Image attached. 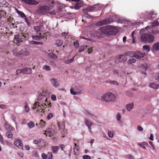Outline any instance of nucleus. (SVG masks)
Wrapping results in <instances>:
<instances>
[{
  "label": "nucleus",
  "mask_w": 159,
  "mask_h": 159,
  "mask_svg": "<svg viewBox=\"0 0 159 159\" xmlns=\"http://www.w3.org/2000/svg\"><path fill=\"white\" fill-rule=\"evenodd\" d=\"M21 34L23 37L25 38H28L29 35L28 33L27 32H22Z\"/></svg>",
  "instance_id": "2f4dec72"
},
{
  "label": "nucleus",
  "mask_w": 159,
  "mask_h": 159,
  "mask_svg": "<svg viewBox=\"0 0 159 159\" xmlns=\"http://www.w3.org/2000/svg\"><path fill=\"white\" fill-rule=\"evenodd\" d=\"M121 116L120 115V113H118L117 115L116 119L118 121H119L120 120V119H121Z\"/></svg>",
  "instance_id": "052dcab7"
},
{
  "label": "nucleus",
  "mask_w": 159,
  "mask_h": 159,
  "mask_svg": "<svg viewBox=\"0 0 159 159\" xmlns=\"http://www.w3.org/2000/svg\"><path fill=\"white\" fill-rule=\"evenodd\" d=\"M20 36L19 34L16 35L14 36V40L16 41V42L18 43H20L23 42L21 38H20Z\"/></svg>",
  "instance_id": "2eb2a0df"
},
{
  "label": "nucleus",
  "mask_w": 159,
  "mask_h": 159,
  "mask_svg": "<svg viewBox=\"0 0 159 159\" xmlns=\"http://www.w3.org/2000/svg\"><path fill=\"white\" fill-rule=\"evenodd\" d=\"M145 54L141 52L138 51L135 52V57L137 59H139L144 57Z\"/></svg>",
  "instance_id": "f8f14e48"
},
{
  "label": "nucleus",
  "mask_w": 159,
  "mask_h": 159,
  "mask_svg": "<svg viewBox=\"0 0 159 159\" xmlns=\"http://www.w3.org/2000/svg\"><path fill=\"white\" fill-rule=\"evenodd\" d=\"M83 3L81 2H77L74 6V9L77 10L81 8L83 5Z\"/></svg>",
  "instance_id": "f3484780"
},
{
  "label": "nucleus",
  "mask_w": 159,
  "mask_h": 159,
  "mask_svg": "<svg viewBox=\"0 0 159 159\" xmlns=\"http://www.w3.org/2000/svg\"><path fill=\"white\" fill-rule=\"evenodd\" d=\"M134 107V104L133 102L130 103L126 105V108L127 110L130 111Z\"/></svg>",
  "instance_id": "a211bd4d"
},
{
  "label": "nucleus",
  "mask_w": 159,
  "mask_h": 159,
  "mask_svg": "<svg viewBox=\"0 0 159 159\" xmlns=\"http://www.w3.org/2000/svg\"><path fill=\"white\" fill-rule=\"evenodd\" d=\"M68 34V32H62L61 34V36H65L67 35Z\"/></svg>",
  "instance_id": "0e129e2a"
},
{
  "label": "nucleus",
  "mask_w": 159,
  "mask_h": 159,
  "mask_svg": "<svg viewBox=\"0 0 159 159\" xmlns=\"http://www.w3.org/2000/svg\"><path fill=\"white\" fill-rule=\"evenodd\" d=\"M50 8L47 6H43L39 7L38 10V13L40 14H44L46 13H49L51 14H53V12H50Z\"/></svg>",
  "instance_id": "7ed1b4c3"
},
{
  "label": "nucleus",
  "mask_w": 159,
  "mask_h": 159,
  "mask_svg": "<svg viewBox=\"0 0 159 159\" xmlns=\"http://www.w3.org/2000/svg\"><path fill=\"white\" fill-rule=\"evenodd\" d=\"M96 8L94 6H89L87 7L85 10L86 11H92L95 10Z\"/></svg>",
  "instance_id": "412c9836"
},
{
  "label": "nucleus",
  "mask_w": 159,
  "mask_h": 159,
  "mask_svg": "<svg viewBox=\"0 0 159 159\" xmlns=\"http://www.w3.org/2000/svg\"><path fill=\"white\" fill-rule=\"evenodd\" d=\"M152 26L153 27H155L156 26H158L159 25L158 21L157 20L154 21L152 23Z\"/></svg>",
  "instance_id": "de8ad7c7"
},
{
  "label": "nucleus",
  "mask_w": 159,
  "mask_h": 159,
  "mask_svg": "<svg viewBox=\"0 0 159 159\" xmlns=\"http://www.w3.org/2000/svg\"><path fill=\"white\" fill-rule=\"evenodd\" d=\"M43 103L44 106H47V107L48 106L49 107H50L51 106V103L48 102V98H47V100H45L44 102H43Z\"/></svg>",
  "instance_id": "a878e982"
},
{
  "label": "nucleus",
  "mask_w": 159,
  "mask_h": 159,
  "mask_svg": "<svg viewBox=\"0 0 159 159\" xmlns=\"http://www.w3.org/2000/svg\"><path fill=\"white\" fill-rule=\"evenodd\" d=\"M52 99L54 101H55L56 100V97L55 95L52 94V95L51 97Z\"/></svg>",
  "instance_id": "bf43d9fd"
},
{
  "label": "nucleus",
  "mask_w": 159,
  "mask_h": 159,
  "mask_svg": "<svg viewBox=\"0 0 159 159\" xmlns=\"http://www.w3.org/2000/svg\"><path fill=\"white\" fill-rule=\"evenodd\" d=\"M108 134L110 137L112 138L113 136V132L111 130L108 131Z\"/></svg>",
  "instance_id": "c03bdc74"
},
{
  "label": "nucleus",
  "mask_w": 159,
  "mask_h": 159,
  "mask_svg": "<svg viewBox=\"0 0 159 159\" xmlns=\"http://www.w3.org/2000/svg\"><path fill=\"white\" fill-rule=\"evenodd\" d=\"M14 144L19 148H22L23 143L21 140L19 139H17L14 142Z\"/></svg>",
  "instance_id": "9d476101"
},
{
  "label": "nucleus",
  "mask_w": 159,
  "mask_h": 159,
  "mask_svg": "<svg viewBox=\"0 0 159 159\" xmlns=\"http://www.w3.org/2000/svg\"><path fill=\"white\" fill-rule=\"evenodd\" d=\"M149 86L150 88L155 89H157L159 88V84L158 85H157L155 83H151L149 84Z\"/></svg>",
  "instance_id": "dca6fc26"
},
{
  "label": "nucleus",
  "mask_w": 159,
  "mask_h": 159,
  "mask_svg": "<svg viewBox=\"0 0 159 159\" xmlns=\"http://www.w3.org/2000/svg\"><path fill=\"white\" fill-rule=\"evenodd\" d=\"M63 43V41L61 40H57L56 41V44L58 47L61 46Z\"/></svg>",
  "instance_id": "bb28decb"
},
{
  "label": "nucleus",
  "mask_w": 159,
  "mask_h": 159,
  "mask_svg": "<svg viewBox=\"0 0 159 159\" xmlns=\"http://www.w3.org/2000/svg\"><path fill=\"white\" fill-rule=\"evenodd\" d=\"M34 30L37 32H38L40 31L41 29V27L39 26H35L33 28Z\"/></svg>",
  "instance_id": "e433bc0d"
},
{
  "label": "nucleus",
  "mask_w": 159,
  "mask_h": 159,
  "mask_svg": "<svg viewBox=\"0 0 159 159\" xmlns=\"http://www.w3.org/2000/svg\"><path fill=\"white\" fill-rule=\"evenodd\" d=\"M53 114L52 113H49L48 115L47 118L48 120H50L53 116Z\"/></svg>",
  "instance_id": "864d4df0"
},
{
  "label": "nucleus",
  "mask_w": 159,
  "mask_h": 159,
  "mask_svg": "<svg viewBox=\"0 0 159 159\" xmlns=\"http://www.w3.org/2000/svg\"><path fill=\"white\" fill-rule=\"evenodd\" d=\"M4 127L6 129H12V127L7 123H6L5 124Z\"/></svg>",
  "instance_id": "4c0bfd02"
},
{
  "label": "nucleus",
  "mask_w": 159,
  "mask_h": 159,
  "mask_svg": "<svg viewBox=\"0 0 159 159\" xmlns=\"http://www.w3.org/2000/svg\"><path fill=\"white\" fill-rule=\"evenodd\" d=\"M6 135L7 137L11 138L12 136V134L11 132H8L6 133Z\"/></svg>",
  "instance_id": "a18cd8bd"
},
{
  "label": "nucleus",
  "mask_w": 159,
  "mask_h": 159,
  "mask_svg": "<svg viewBox=\"0 0 159 159\" xmlns=\"http://www.w3.org/2000/svg\"><path fill=\"white\" fill-rule=\"evenodd\" d=\"M0 140L1 143L4 145H7L8 146H10L11 145V143L10 142H8L7 140L4 139L0 134Z\"/></svg>",
  "instance_id": "1a4fd4ad"
},
{
  "label": "nucleus",
  "mask_w": 159,
  "mask_h": 159,
  "mask_svg": "<svg viewBox=\"0 0 159 159\" xmlns=\"http://www.w3.org/2000/svg\"><path fill=\"white\" fill-rule=\"evenodd\" d=\"M43 69H45L46 70H50L51 68L49 66L47 65H44L43 67Z\"/></svg>",
  "instance_id": "a19ab883"
},
{
  "label": "nucleus",
  "mask_w": 159,
  "mask_h": 159,
  "mask_svg": "<svg viewBox=\"0 0 159 159\" xmlns=\"http://www.w3.org/2000/svg\"><path fill=\"white\" fill-rule=\"evenodd\" d=\"M47 157H48V159H52V155L51 153L48 152L47 154Z\"/></svg>",
  "instance_id": "3c124183"
},
{
  "label": "nucleus",
  "mask_w": 159,
  "mask_h": 159,
  "mask_svg": "<svg viewBox=\"0 0 159 159\" xmlns=\"http://www.w3.org/2000/svg\"><path fill=\"white\" fill-rule=\"evenodd\" d=\"M142 69L145 71L148 68V66L147 64L144 63L142 65Z\"/></svg>",
  "instance_id": "ea45409f"
},
{
  "label": "nucleus",
  "mask_w": 159,
  "mask_h": 159,
  "mask_svg": "<svg viewBox=\"0 0 159 159\" xmlns=\"http://www.w3.org/2000/svg\"><path fill=\"white\" fill-rule=\"evenodd\" d=\"M93 51L92 48H88V52L89 53H90L92 52Z\"/></svg>",
  "instance_id": "338daca9"
},
{
  "label": "nucleus",
  "mask_w": 159,
  "mask_h": 159,
  "mask_svg": "<svg viewBox=\"0 0 159 159\" xmlns=\"http://www.w3.org/2000/svg\"><path fill=\"white\" fill-rule=\"evenodd\" d=\"M48 55L49 57L54 60H56L57 58V57L53 53H49L48 54Z\"/></svg>",
  "instance_id": "393cba45"
},
{
  "label": "nucleus",
  "mask_w": 159,
  "mask_h": 159,
  "mask_svg": "<svg viewBox=\"0 0 159 159\" xmlns=\"http://www.w3.org/2000/svg\"><path fill=\"white\" fill-rule=\"evenodd\" d=\"M74 45L75 48H78L79 47V43L78 41L74 42Z\"/></svg>",
  "instance_id": "8fccbe9b"
},
{
  "label": "nucleus",
  "mask_w": 159,
  "mask_h": 159,
  "mask_svg": "<svg viewBox=\"0 0 159 159\" xmlns=\"http://www.w3.org/2000/svg\"><path fill=\"white\" fill-rule=\"evenodd\" d=\"M25 21L27 25L30 26L31 25V24L29 21V20L26 17L25 18Z\"/></svg>",
  "instance_id": "5fc2aeb1"
},
{
  "label": "nucleus",
  "mask_w": 159,
  "mask_h": 159,
  "mask_svg": "<svg viewBox=\"0 0 159 159\" xmlns=\"http://www.w3.org/2000/svg\"><path fill=\"white\" fill-rule=\"evenodd\" d=\"M33 155L36 157H39V154L37 152L34 151L33 152Z\"/></svg>",
  "instance_id": "603ef678"
},
{
  "label": "nucleus",
  "mask_w": 159,
  "mask_h": 159,
  "mask_svg": "<svg viewBox=\"0 0 159 159\" xmlns=\"http://www.w3.org/2000/svg\"><path fill=\"white\" fill-rule=\"evenodd\" d=\"M105 29L107 30L108 31H111V30H115V27L111 25H107L105 26Z\"/></svg>",
  "instance_id": "6ab92c4d"
},
{
  "label": "nucleus",
  "mask_w": 159,
  "mask_h": 159,
  "mask_svg": "<svg viewBox=\"0 0 159 159\" xmlns=\"http://www.w3.org/2000/svg\"><path fill=\"white\" fill-rule=\"evenodd\" d=\"M50 81L52 84L55 87H57L59 85V84L57 81V80L55 78H52L50 79Z\"/></svg>",
  "instance_id": "9b49d317"
},
{
  "label": "nucleus",
  "mask_w": 159,
  "mask_h": 159,
  "mask_svg": "<svg viewBox=\"0 0 159 159\" xmlns=\"http://www.w3.org/2000/svg\"><path fill=\"white\" fill-rule=\"evenodd\" d=\"M141 40L144 42L152 43L154 40V37L153 35L147 34H143L141 35Z\"/></svg>",
  "instance_id": "f03ea898"
},
{
  "label": "nucleus",
  "mask_w": 159,
  "mask_h": 159,
  "mask_svg": "<svg viewBox=\"0 0 159 159\" xmlns=\"http://www.w3.org/2000/svg\"><path fill=\"white\" fill-rule=\"evenodd\" d=\"M70 92L72 94L76 95L77 94V92H74L73 89L72 88L70 89Z\"/></svg>",
  "instance_id": "4d7b16f0"
},
{
  "label": "nucleus",
  "mask_w": 159,
  "mask_h": 159,
  "mask_svg": "<svg viewBox=\"0 0 159 159\" xmlns=\"http://www.w3.org/2000/svg\"><path fill=\"white\" fill-rule=\"evenodd\" d=\"M84 50V47H80V48H79V52H82V51H83Z\"/></svg>",
  "instance_id": "69168bd1"
},
{
  "label": "nucleus",
  "mask_w": 159,
  "mask_h": 159,
  "mask_svg": "<svg viewBox=\"0 0 159 159\" xmlns=\"http://www.w3.org/2000/svg\"><path fill=\"white\" fill-rule=\"evenodd\" d=\"M25 3L30 5H35L38 4L39 2L34 0H26Z\"/></svg>",
  "instance_id": "ddd939ff"
},
{
  "label": "nucleus",
  "mask_w": 159,
  "mask_h": 159,
  "mask_svg": "<svg viewBox=\"0 0 159 159\" xmlns=\"http://www.w3.org/2000/svg\"><path fill=\"white\" fill-rule=\"evenodd\" d=\"M85 122L86 125L88 126V128L89 129H91V126L93 125L92 123L86 119L85 120Z\"/></svg>",
  "instance_id": "b1692460"
},
{
  "label": "nucleus",
  "mask_w": 159,
  "mask_h": 159,
  "mask_svg": "<svg viewBox=\"0 0 159 159\" xmlns=\"http://www.w3.org/2000/svg\"><path fill=\"white\" fill-rule=\"evenodd\" d=\"M75 56L73 57L71 59H67L65 61V63L66 64H69L73 61L74 59Z\"/></svg>",
  "instance_id": "c85d7f7f"
},
{
  "label": "nucleus",
  "mask_w": 159,
  "mask_h": 159,
  "mask_svg": "<svg viewBox=\"0 0 159 159\" xmlns=\"http://www.w3.org/2000/svg\"><path fill=\"white\" fill-rule=\"evenodd\" d=\"M113 22V19L111 18H107L105 20H101L97 22L96 25L97 26H100L104 25Z\"/></svg>",
  "instance_id": "39448f33"
},
{
  "label": "nucleus",
  "mask_w": 159,
  "mask_h": 159,
  "mask_svg": "<svg viewBox=\"0 0 159 159\" xmlns=\"http://www.w3.org/2000/svg\"><path fill=\"white\" fill-rule=\"evenodd\" d=\"M45 122L42 120H40V121L39 123V125L41 127H43L45 125Z\"/></svg>",
  "instance_id": "49530a36"
},
{
  "label": "nucleus",
  "mask_w": 159,
  "mask_h": 159,
  "mask_svg": "<svg viewBox=\"0 0 159 159\" xmlns=\"http://www.w3.org/2000/svg\"><path fill=\"white\" fill-rule=\"evenodd\" d=\"M18 54V55L21 57H22L28 55L29 54V53L25 49H23L21 51H20Z\"/></svg>",
  "instance_id": "6e6552de"
},
{
  "label": "nucleus",
  "mask_w": 159,
  "mask_h": 159,
  "mask_svg": "<svg viewBox=\"0 0 159 159\" xmlns=\"http://www.w3.org/2000/svg\"><path fill=\"white\" fill-rule=\"evenodd\" d=\"M40 35V39H44L47 37V34L46 33H43L42 35L41 33H39Z\"/></svg>",
  "instance_id": "37998d69"
},
{
  "label": "nucleus",
  "mask_w": 159,
  "mask_h": 159,
  "mask_svg": "<svg viewBox=\"0 0 159 159\" xmlns=\"http://www.w3.org/2000/svg\"><path fill=\"white\" fill-rule=\"evenodd\" d=\"M25 109L26 112H28L30 110V108L29 106H28L27 103L26 102H25Z\"/></svg>",
  "instance_id": "f704fd0d"
},
{
  "label": "nucleus",
  "mask_w": 159,
  "mask_h": 159,
  "mask_svg": "<svg viewBox=\"0 0 159 159\" xmlns=\"http://www.w3.org/2000/svg\"><path fill=\"white\" fill-rule=\"evenodd\" d=\"M17 72L18 73L21 72L26 74H30L32 73V69L30 68L26 67L22 70H17Z\"/></svg>",
  "instance_id": "0eeeda50"
},
{
  "label": "nucleus",
  "mask_w": 159,
  "mask_h": 159,
  "mask_svg": "<svg viewBox=\"0 0 159 159\" xmlns=\"http://www.w3.org/2000/svg\"><path fill=\"white\" fill-rule=\"evenodd\" d=\"M18 14L22 18L26 17V16L25 14L21 11H17Z\"/></svg>",
  "instance_id": "473e14b6"
},
{
  "label": "nucleus",
  "mask_w": 159,
  "mask_h": 159,
  "mask_svg": "<svg viewBox=\"0 0 159 159\" xmlns=\"http://www.w3.org/2000/svg\"><path fill=\"white\" fill-rule=\"evenodd\" d=\"M28 126L29 128H32L34 126V124L33 121H30L28 123Z\"/></svg>",
  "instance_id": "c756f323"
},
{
  "label": "nucleus",
  "mask_w": 159,
  "mask_h": 159,
  "mask_svg": "<svg viewBox=\"0 0 159 159\" xmlns=\"http://www.w3.org/2000/svg\"><path fill=\"white\" fill-rule=\"evenodd\" d=\"M116 58L118 60H115V62L117 63L120 62H124L127 61V57L125 54L117 55Z\"/></svg>",
  "instance_id": "423d86ee"
},
{
  "label": "nucleus",
  "mask_w": 159,
  "mask_h": 159,
  "mask_svg": "<svg viewBox=\"0 0 159 159\" xmlns=\"http://www.w3.org/2000/svg\"><path fill=\"white\" fill-rule=\"evenodd\" d=\"M109 82L111 84H116L117 85H118L119 84L118 83L117 81H115L109 80Z\"/></svg>",
  "instance_id": "09e8293b"
},
{
  "label": "nucleus",
  "mask_w": 159,
  "mask_h": 159,
  "mask_svg": "<svg viewBox=\"0 0 159 159\" xmlns=\"http://www.w3.org/2000/svg\"><path fill=\"white\" fill-rule=\"evenodd\" d=\"M126 95L129 97L132 96L133 95V94L129 91H127L126 92Z\"/></svg>",
  "instance_id": "6e6d98bb"
},
{
  "label": "nucleus",
  "mask_w": 159,
  "mask_h": 159,
  "mask_svg": "<svg viewBox=\"0 0 159 159\" xmlns=\"http://www.w3.org/2000/svg\"><path fill=\"white\" fill-rule=\"evenodd\" d=\"M43 103H37V106L36 107H38V108L39 107H40V109H42L41 111V112L43 113L44 112V110L47 107V106H44Z\"/></svg>",
  "instance_id": "4468645a"
},
{
  "label": "nucleus",
  "mask_w": 159,
  "mask_h": 159,
  "mask_svg": "<svg viewBox=\"0 0 159 159\" xmlns=\"http://www.w3.org/2000/svg\"><path fill=\"white\" fill-rule=\"evenodd\" d=\"M53 130H50L48 131L49 130H46V131H44L45 132H47V134L49 136H53L55 132L54 131H52Z\"/></svg>",
  "instance_id": "4be33fe9"
},
{
  "label": "nucleus",
  "mask_w": 159,
  "mask_h": 159,
  "mask_svg": "<svg viewBox=\"0 0 159 159\" xmlns=\"http://www.w3.org/2000/svg\"><path fill=\"white\" fill-rule=\"evenodd\" d=\"M155 78L156 80H159V73H158L156 75Z\"/></svg>",
  "instance_id": "774afa93"
},
{
  "label": "nucleus",
  "mask_w": 159,
  "mask_h": 159,
  "mask_svg": "<svg viewBox=\"0 0 159 159\" xmlns=\"http://www.w3.org/2000/svg\"><path fill=\"white\" fill-rule=\"evenodd\" d=\"M116 99L115 95L112 93L109 92L101 97V100L103 101H105L106 102H109L110 101L114 102Z\"/></svg>",
  "instance_id": "f257e3e1"
},
{
  "label": "nucleus",
  "mask_w": 159,
  "mask_h": 159,
  "mask_svg": "<svg viewBox=\"0 0 159 159\" xmlns=\"http://www.w3.org/2000/svg\"><path fill=\"white\" fill-rule=\"evenodd\" d=\"M152 32L153 34H156L159 33V31L156 30H153L152 31Z\"/></svg>",
  "instance_id": "e2e57ef3"
},
{
  "label": "nucleus",
  "mask_w": 159,
  "mask_h": 159,
  "mask_svg": "<svg viewBox=\"0 0 159 159\" xmlns=\"http://www.w3.org/2000/svg\"><path fill=\"white\" fill-rule=\"evenodd\" d=\"M126 158H128L129 159H135L134 157L131 154H128L125 156Z\"/></svg>",
  "instance_id": "79ce46f5"
},
{
  "label": "nucleus",
  "mask_w": 159,
  "mask_h": 159,
  "mask_svg": "<svg viewBox=\"0 0 159 159\" xmlns=\"http://www.w3.org/2000/svg\"><path fill=\"white\" fill-rule=\"evenodd\" d=\"M37 100L38 101L35 102L33 104V109L38 108V107H36L37 106V103H43V102L47 100V97L44 94H41L39 95Z\"/></svg>",
  "instance_id": "20e7f679"
},
{
  "label": "nucleus",
  "mask_w": 159,
  "mask_h": 159,
  "mask_svg": "<svg viewBox=\"0 0 159 159\" xmlns=\"http://www.w3.org/2000/svg\"><path fill=\"white\" fill-rule=\"evenodd\" d=\"M125 54L126 55H127L130 57H135V52H127L125 53Z\"/></svg>",
  "instance_id": "5701e85b"
},
{
  "label": "nucleus",
  "mask_w": 159,
  "mask_h": 159,
  "mask_svg": "<svg viewBox=\"0 0 159 159\" xmlns=\"http://www.w3.org/2000/svg\"><path fill=\"white\" fill-rule=\"evenodd\" d=\"M83 159H91L90 157L88 155H84L83 157Z\"/></svg>",
  "instance_id": "680f3d73"
},
{
  "label": "nucleus",
  "mask_w": 159,
  "mask_h": 159,
  "mask_svg": "<svg viewBox=\"0 0 159 159\" xmlns=\"http://www.w3.org/2000/svg\"><path fill=\"white\" fill-rule=\"evenodd\" d=\"M42 156L43 159H46L47 157V155H46L44 153H43L42 154Z\"/></svg>",
  "instance_id": "13d9d810"
},
{
  "label": "nucleus",
  "mask_w": 159,
  "mask_h": 159,
  "mask_svg": "<svg viewBox=\"0 0 159 159\" xmlns=\"http://www.w3.org/2000/svg\"><path fill=\"white\" fill-rule=\"evenodd\" d=\"M143 50H146L147 52H149L150 50V47L149 46L144 45L143 46Z\"/></svg>",
  "instance_id": "c9c22d12"
},
{
  "label": "nucleus",
  "mask_w": 159,
  "mask_h": 159,
  "mask_svg": "<svg viewBox=\"0 0 159 159\" xmlns=\"http://www.w3.org/2000/svg\"><path fill=\"white\" fill-rule=\"evenodd\" d=\"M86 115L88 116L91 117L92 119L95 120H96L97 119V117L95 115L89 113V112H87L85 113Z\"/></svg>",
  "instance_id": "aec40b11"
},
{
  "label": "nucleus",
  "mask_w": 159,
  "mask_h": 159,
  "mask_svg": "<svg viewBox=\"0 0 159 159\" xmlns=\"http://www.w3.org/2000/svg\"><path fill=\"white\" fill-rule=\"evenodd\" d=\"M32 39L34 40L39 41L41 39L39 34V35H36L35 36L33 35L32 36Z\"/></svg>",
  "instance_id": "cd10ccee"
},
{
  "label": "nucleus",
  "mask_w": 159,
  "mask_h": 159,
  "mask_svg": "<svg viewBox=\"0 0 159 159\" xmlns=\"http://www.w3.org/2000/svg\"><path fill=\"white\" fill-rule=\"evenodd\" d=\"M136 61V60L134 58H131L129 59L128 61V64H131L133 63H135Z\"/></svg>",
  "instance_id": "72a5a7b5"
},
{
  "label": "nucleus",
  "mask_w": 159,
  "mask_h": 159,
  "mask_svg": "<svg viewBox=\"0 0 159 159\" xmlns=\"http://www.w3.org/2000/svg\"><path fill=\"white\" fill-rule=\"evenodd\" d=\"M59 148V147L58 146H52V151L54 152H56Z\"/></svg>",
  "instance_id": "58836bf2"
},
{
  "label": "nucleus",
  "mask_w": 159,
  "mask_h": 159,
  "mask_svg": "<svg viewBox=\"0 0 159 159\" xmlns=\"http://www.w3.org/2000/svg\"><path fill=\"white\" fill-rule=\"evenodd\" d=\"M153 49L156 50H159V43H157L153 46Z\"/></svg>",
  "instance_id": "7c9ffc66"
}]
</instances>
